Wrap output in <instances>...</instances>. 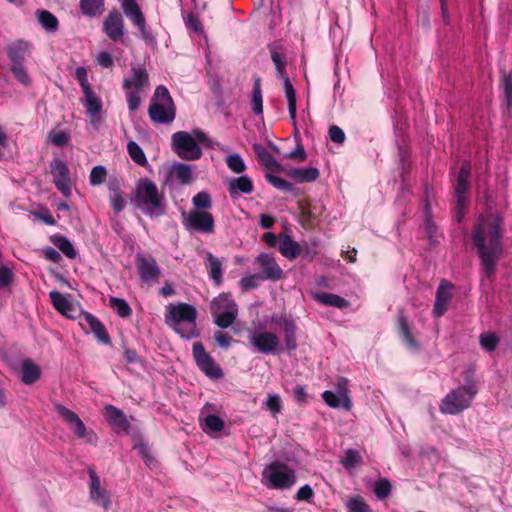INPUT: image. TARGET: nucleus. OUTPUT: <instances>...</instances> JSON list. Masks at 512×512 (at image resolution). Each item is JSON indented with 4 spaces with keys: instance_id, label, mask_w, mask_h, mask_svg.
<instances>
[{
    "instance_id": "obj_8",
    "label": "nucleus",
    "mask_w": 512,
    "mask_h": 512,
    "mask_svg": "<svg viewBox=\"0 0 512 512\" xmlns=\"http://www.w3.org/2000/svg\"><path fill=\"white\" fill-rule=\"evenodd\" d=\"M120 4L123 14L131 21L133 26L139 30L141 38L146 43L153 42L155 37L147 27L145 16L137 0H120Z\"/></svg>"
},
{
    "instance_id": "obj_37",
    "label": "nucleus",
    "mask_w": 512,
    "mask_h": 512,
    "mask_svg": "<svg viewBox=\"0 0 512 512\" xmlns=\"http://www.w3.org/2000/svg\"><path fill=\"white\" fill-rule=\"evenodd\" d=\"M79 7L83 15L96 17L105 10V0H80Z\"/></svg>"
},
{
    "instance_id": "obj_9",
    "label": "nucleus",
    "mask_w": 512,
    "mask_h": 512,
    "mask_svg": "<svg viewBox=\"0 0 512 512\" xmlns=\"http://www.w3.org/2000/svg\"><path fill=\"white\" fill-rule=\"evenodd\" d=\"M183 224L187 230H193L204 234H212L215 231L213 215L204 210H191L184 218Z\"/></svg>"
},
{
    "instance_id": "obj_5",
    "label": "nucleus",
    "mask_w": 512,
    "mask_h": 512,
    "mask_svg": "<svg viewBox=\"0 0 512 512\" xmlns=\"http://www.w3.org/2000/svg\"><path fill=\"white\" fill-rule=\"evenodd\" d=\"M262 479L269 489H290L297 482L294 469L279 461H274L265 467Z\"/></svg>"
},
{
    "instance_id": "obj_45",
    "label": "nucleus",
    "mask_w": 512,
    "mask_h": 512,
    "mask_svg": "<svg viewBox=\"0 0 512 512\" xmlns=\"http://www.w3.org/2000/svg\"><path fill=\"white\" fill-rule=\"evenodd\" d=\"M213 315L215 316L214 323L221 329H226L235 322L238 310L218 312Z\"/></svg>"
},
{
    "instance_id": "obj_43",
    "label": "nucleus",
    "mask_w": 512,
    "mask_h": 512,
    "mask_svg": "<svg viewBox=\"0 0 512 512\" xmlns=\"http://www.w3.org/2000/svg\"><path fill=\"white\" fill-rule=\"evenodd\" d=\"M271 59L276 67L277 77L284 78L286 73V55L280 48H270Z\"/></svg>"
},
{
    "instance_id": "obj_20",
    "label": "nucleus",
    "mask_w": 512,
    "mask_h": 512,
    "mask_svg": "<svg viewBox=\"0 0 512 512\" xmlns=\"http://www.w3.org/2000/svg\"><path fill=\"white\" fill-rule=\"evenodd\" d=\"M55 409L57 413L67 422L70 429L78 438H84L86 436V426L75 412L66 408L62 404H56Z\"/></svg>"
},
{
    "instance_id": "obj_48",
    "label": "nucleus",
    "mask_w": 512,
    "mask_h": 512,
    "mask_svg": "<svg viewBox=\"0 0 512 512\" xmlns=\"http://www.w3.org/2000/svg\"><path fill=\"white\" fill-rule=\"evenodd\" d=\"M347 512H372L370 506L360 495L350 498L346 503Z\"/></svg>"
},
{
    "instance_id": "obj_51",
    "label": "nucleus",
    "mask_w": 512,
    "mask_h": 512,
    "mask_svg": "<svg viewBox=\"0 0 512 512\" xmlns=\"http://www.w3.org/2000/svg\"><path fill=\"white\" fill-rule=\"evenodd\" d=\"M192 203L195 207L194 210H204L210 209L212 207V200L209 193L205 191H200L192 198Z\"/></svg>"
},
{
    "instance_id": "obj_56",
    "label": "nucleus",
    "mask_w": 512,
    "mask_h": 512,
    "mask_svg": "<svg viewBox=\"0 0 512 512\" xmlns=\"http://www.w3.org/2000/svg\"><path fill=\"white\" fill-rule=\"evenodd\" d=\"M265 179L271 185H273L275 188H277L278 190L286 191V192H289V191L293 190V184L292 183L288 182L287 180H285L283 178L275 176V175H273L271 173H267L265 175Z\"/></svg>"
},
{
    "instance_id": "obj_3",
    "label": "nucleus",
    "mask_w": 512,
    "mask_h": 512,
    "mask_svg": "<svg viewBox=\"0 0 512 512\" xmlns=\"http://www.w3.org/2000/svg\"><path fill=\"white\" fill-rule=\"evenodd\" d=\"M197 310L187 303L170 305L169 313L166 314V323L173 328L181 337L191 339L198 336Z\"/></svg>"
},
{
    "instance_id": "obj_59",
    "label": "nucleus",
    "mask_w": 512,
    "mask_h": 512,
    "mask_svg": "<svg viewBox=\"0 0 512 512\" xmlns=\"http://www.w3.org/2000/svg\"><path fill=\"white\" fill-rule=\"evenodd\" d=\"M260 281H263L262 277L260 276L259 273H257L241 278L239 281V285L241 289L246 292L257 288L260 285Z\"/></svg>"
},
{
    "instance_id": "obj_16",
    "label": "nucleus",
    "mask_w": 512,
    "mask_h": 512,
    "mask_svg": "<svg viewBox=\"0 0 512 512\" xmlns=\"http://www.w3.org/2000/svg\"><path fill=\"white\" fill-rule=\"evenodd\" d=\"M255 263L261 268L259 274L262 280L277 281L282 277L283 271L272 255L261 253L257 256Z\"/></svg>"
},
{
    "instance_id": "obj_12",
    "label": "nucleus",
    "mask_w": 512,
    "mask_h": 512,
    "mask_svg": "<svg viewBox=\"0 0 512 512\" xmlns=\"http://www.w3.org/2000/svg\"><path fill=\"white\" fill-rule=\"evenodd\" d=\"M136 267L142 282H158L161 277V269L155 258L143 254L136 255Z\"/></svg>"
},
{
    "instance_id": "obj_1",
    "label": "nucleus",
    "mask_w": 512,
    "mask_h": 512,
    "mask_svg": "<svg viewBox=\"0 0 512 512\" xmlns=\"http://www.w3.org/2000/svg\"><path fill=\"white\" fill-rule=\"evenodd\" d=\"M472 243L486 278L493 281L503 253V219L499 215H480L473 226Z\"/></svg>"
},
{
    "instance_id": "obj_50",
    "label": "nucleus",
    "mask_w": 512,
    "mask_h": 512,
    "mask_svg": "<svg viewBox=\"0 0 512 512\" xmlns=\"http://www.w3.org/2000/svg\"><path fill=\"white\" fill-rule=\"evenodd\" d=\"M392 491L391 482L387 478H380L374 486V494L379 500L387 498Z\"/></svg>"
},
{
    "instance_id": "obj_63",
    "label": "nucleus",
    "mask_w": 512,
    "mask_h": 512,
    "mask_svg": "<svg viewBox=\"0 0 512 512\" xmlns=\"http://www.w3.org/2000/svg\"><path fill=\"white\" fill-rule=\"evenodd\" d=\"M266 409L273 415L278 414L282 409V401L276 394H269L266 401Z\"/></svg>"
},
{
    "instance_id": "obj_19",
    "label": "nucleus",
    "mask_w": 512,
    "mask_h": 512,
    "mask_svg": "<svg viewBox=\"0 0 512 512\" xmlns=\"http://www.w3.org/2000/svg\"><path fill=\"white\" fill-rule=\"evenodd\" d=\"M470 177L471 164L464 161L453 184L455 198L467 199V194L470 191Z\"/></svg>"
},
{
    "instance_id": "obj_46",
    "label": "nucleus",
    "mask_w": 512,
    "mask_h": 512,
    "mask_svg": "<svg viewBox=\"0 0 512 512\" xmlns=\"http://www.w3.org/2000/svg\"><path fill=\"white\" fill-rule=\"evenodd\" d=\"M109 305L121 318L129 317L132 314L131 307L127 301L122 298L111 297L109 299Z\"/></svg>"
},
{
    "instance_id": "obj_21",
    "label": "nucleus",
    "mask_w": 512,
    "mask_h": 512,
    "mask_svg": "<svg viewBox=\"0 0 512 512\" xmlns=\"http://www.w3.org/2000/svg\"><path fill=\"white\" fill-rule=\"evenodd\" d=\"M278 323L283 329L286 350L289 352L295 351L298 347L296 338V323L286 315L281 316Z\"/></svg>"
},
{
    "instance_id": "obj_52",
    "label": "nucleus",
    "mask_w": 512,
    "mask_h": 512,
    "mask_svg": "<svg viewBox=\"0 0 512 512\" xmlns=\"http://www.w3.org/2000/svg\"><path fill=\"white\" fill-rule=\"evenodd\" d=\"M501 87L504 92L507 107L511 108L512 107V74L510 72L503 71Z\"/></svg>"
},
{
    "instance_id": "obj_6",
    "label": "nucleus",
    "mask_w": 512,
    "mask_h": 512,
    "mask_svg": "<svg viewBox=\"0 0 512 512\" xmlns=\"http://www.w3.org/2000/svg\"><path fill=\"white\" fill-rule=\"evenodd\" d=\"M478 389L461 388L458 387L448 393L442 400L440 410L444 414L456 415L467 409L474 397L476 396Z\"/></svg>"
},
{
    "instance_id": "obj_39",
    "label": "nucleus",
    "mask_w": 512,
    "mask_h": 512,
    "mask_svg": "<svg viewBox=\"0 0 512 512\" xmlns=\"http://www.w3.org/2000/svg\"><path fill=\"white\" fill-rule=\"evenodd\" d=\"M36 17L47 32H56L59 28V21L57 17L48 10H37Z\"/></svg>"
},
{
    "instance_id": "obj_29",
    "label": "nucleus",
    "mask_w": 512,
    "mask_h": 512,
    "mask_svg": "<svg viewBox=\"0 0 512 512\" xmlns=\"http://www.w3.org/2000/svg\"><path fill=\"white\" fill-rule=\"evenodd\" d=\"M41 377L40 367L31 359L26 358L22 361L21 381L26 385H31Z\"/></svg>"
},
{
    "instance_id": "obj_40",
    "label": "nucleus",
    "mask_w": 512,
    "mask_h": 512,
    "mask_svg": "<svg viewBox=\"0 0 512 512\" xmlns=\"http://www.w3.org/2000/svg\"><path fill=\"white\" fill-rule=\"evenodd\" d=\"M51 242L69 259H75L77 251L69 239L61 234H55L50 238Z\"/></svg>"
},
{
    "instance_id": "obj_24",
    "label": "nucleus",
    "mask_w": 512,
    "mask_h": 512,
    "mask_svg": "<svg viewBox=\"0 0 512 512\" xmlns=\"http://www.w3.org/2000/svg\"><path fill=\"white\" fill-rule=\"evenodd\" d=\"M104 410L107 421L115 427L117 432L128 431L130 423L121 409L113 405H106Z\"/></svg>"
},
{
    "instance_id": "obj_26",
    "label": "nucleus",
    "mask_w": 512,
    "mask_h": 512,
    "mask_svg": "<svg viewBox=\"0 0 512 512\" xmlns=\"http://www.w3.org/2000/svg\"><path fill=\"white\" fill-rule=\"evenodd\" d=\"M278 249L284 257L290 260L296 259L301 255V246L285 233L279 234Z\"/></svg>"
},
{
    "instance_id": "obj_55",
    "label": "nucleus",
    "mask_w": 512,
    "mask_h": 512,
    "mask_svg": "<svg viewBox=\"0 0 512 512\" xmlns=\"http://www.w3.org/2000/svg\"><path fill=\"white\" fill-rule=\"evenodd\" d=\"M49 141L56 147H63L67 145L71 139V136L66 131H51L48 135Z\"/></svg>"
},
{
    "instance_id": "obj_25",
    "label": "nucleus",
    "mask_w": 512,
    "mask_h": 512,
    "mask_svg": "<svg viewBox=\"0 0 512 512\" xmlns=\"http://www.w3.org/2000/svg\"><path fill=\"white\" fill-rule=\"evenodd\" d=\"M253 150L259 163L270 172H284L282 165L271 155V153L261 144H254Z\"/></svg>"
},
{
    "instance_id": "obj_14",
    "label": "nucleus",
    "mask_w": 512,
    "mask_h": 512,
    "mask_svg": "<svg viewBox=\"0 0 512 512\" xmlns=\"http://www.w3.org/2000/svg\"><path fill=\"white\" fill-rule=\"evenodd\" d=\"M249 344L263 354H274L279 346V337L273 332H259L249 336Z\"/></svg>"
},
{
    "instance_id": "obj_22",
    "label": "nucleus",
    "mask_w": 512,
    "mask_h": 512,
    "mask_svg": "<svg viewBox=\"0 0 512 512\" xmlns=\"http://www.w3.org/2000/svg\"><path fill=\"white\" fill-rule=\"evenodd\" d=\"M50 301L54 307V309L60 314L66 316L70 319H75L76 316V308L73 304L67 299L66 296L61 294L58 291H51L49 293Z\"/></svg>"
},
{
    "instance_id": "obj_47",
    "label": "nucleus",
    "mask_w": 512,
    "mask_h": 512,
    "mask_svg": "<svg viewBox=\"0 0 512 512\" xmlns=\"http://www.w3.org/2000/svg\"><path fill=\"white\" fill-rule=\"evenodd\" d=\"M499 342V337L492 332H483L479 336V343L481 347L487 352L495 351Z\"/></svg>"
},
{
    "instance_id": "obj_32",
    "label": "nucleus",
    "mask_w": 512,
    "mask_h": 512,
    "mask_svg": "<svg viewBox=\"0 0 512 512\" xmlns=\"http://www.w3.org/2000/svg\"><path fill=\"white\" fill-rule=\"evenodd\" d=\"M286 174L299 183H308L316 181L320 172L317 168H293L286 172Z\"/></svg>"
},
{
    "instance_id": "obj_58",
    "label": "nucleus",
    "mask_w": 512,
    "mask_h": 512,
    "mask_svg": "<svg viewBox=\"0 0 512 512\" xmlns=\"http://www.w3.org/2000/svg\"><path fill=\"white\" fill-rule=\"evenodd\" d=\"M110 205L115 213H120L126 206V200L123 196V192L120 190H114L109 197Z\"/></svg>"
},
{
    "instance_id": "obj_35",
    "label": "nucleus",
    "mask_w": 512,
    "mask_h": 512,
    "mask_svg": "<svg viewBox=\"0 0 512 512\" xmlns=\"http://www.w3.org/2000/svg\"><path fill=\"white\" fill-rule=\"evenodd\" d=\"M315 299L326 306L336 307L339 309H345L350 306V303L345 298L328 292H322L315 295Z\"/></svg>"
},
{
    "instance_id": "obj_17",
    "label": "nucleus",
    "mask_w": 512,
    "mask_h": 512,
    "mask_svg": "<svg viewBox=\"0 0 512 512\" xmlns=\"http://www.w3.org/2000/svg\"><path fill=\"white\" fill-rule=\"evenodd\" d=\"M453 284L446 280H442L436 291L435 303L433 308V314L436 317L443 316L447 309L448 303L452 299L451 289Z\"/></svg>"
},
{
    "instance_id": "obj_42",
    "label": "nucleus",
    "mask_w": 512,
    "mask_h": 512,
    "mask_svg": "<svg viewBox=\"0 0 512 512\" xmlns=\"http://www.w3.org/2000/svg\"><path fill=\"white\" fill-rule=\"evenodd\" d=\"M172 173L181 185H189L193 181L192 169L184 163H175L172 166Z\"/></svg>"
},
{
    "instance_id": "obj_2",
    "label": "nucleus",
    "mask_w": 512,
    "mask_h": 512,
    "mask_svg": "<svg viewBox=\"0 0 512 512\" xmlns=\"http://www.w3.org/2000/svg\"><path fill=\"white\" fill-rule=\"evenodd\" d=\"M132 203L150 218L165 214V196L157 185L148 178H140L136 184L135 196Z\"/></svg>"
},
{
    "instance_id": "obj_44",
    "label": "nucleus",
    "mask_w": 512,
    "mask_h": 512,
    "mask_svg": "<svg viewBox=\"0 0 512 512\" xmlns=\"http://www.w3.org/2000/svg\"><path fill=\"white\" fill-rule=\"evenodd\" d=\"M127 151L131 159L142 167L148 166V161L143 149L135 142L130 141L127 144Z\"/></svg>"
},
{
    "instance_id": "obj_18",
    "label": "nucleus",
    "mask_w": 512,
    "mask_h": 512,
    "mask_svg": "<svg viewBox=\"0 0 512 512\" xmlns=\"http://www.w3.org/2000/svg\"><path fill=\"white\" fill-rule=\"evenodd\" d=\"M131 73V78H123L122 87L124 91H133V89L138 91L149 86V75L145 67L133 66Z\"/></svg>"
},
{
    "instance_id": "obj_61",
    "label": "nucleus",
    "mask_w": 512,
    "mask_h": 512,
    "mask_svg": "<svg viewBox=\"0 0 512 512\" xmlns=\"http://www.w3.org/2000/svg\"><path fill=\"white\" fill-rule=\"evenodd\" d=\"M107 171L104 166L98 165L91 170L89 180L92 185H100L106 179Z\"/></svg>"
},
{
    "instance_id": "obj_60",
    "label": "nucleus",
    "mask_w": 512,
    "mask_h": 512,
    "mask_svg": "<svg viewBox=\"0 0 512 512\" xmlns=\"http://www.w3.org/2000/svg\"><path fill=\"white\" fill-rule=\"evenodd\" d=\"M362 460V457L359 451L354 449H348L345 452V456L342 459L341 463L345 468H353L358 465Z\"/></svg>"
},
{
    "instance_id": "obj_36",
    "label": "nucleus",
    "mask_w": 512,
    "mask_h": 512,
    "mask_svg": "<svg viewBox=\"0 0 512 512\" xmlns=\"http://www.w3.org/2000/svg\"><path fill=\"white\" fill-rule=\"evenodd\" d=\"M27 53L28 43L24 41L14 43L7 48V55L11 61V65L22 64Z\"/></svg>"
},
{
    "instance_id": "obj_57",
    "label": "nucleus",
    "mask_w": 512,
    "mask_h": 512,
    "mask_svg": "<svg viewBox=\"0 0 512 512\" xmlns=\"http://www.w3.org/2000/svg\"><path fill=\"white\" fill-rule=\"evenodd\" d=\"M205 429L213 432H220L223 430L225 423L224 421L215 414H209L204 418Z\"/></svg>"
},
{
    "instance_id": "obj_27",
    "label": "nucleus",
    "mask_w": 512,
    "mask_h": 512,
    "mask_svg": "<svg viewBox=\"0 0 512 512\" xmlns=\"http://www.w3.org/2000/svg\"><path fill=\"white\" fill-rule=\"evenodd\" d=\"M83 93L85 96L84 106L86 107V112L91 118V121L96 123L100 119L99 115L102 111V101L98 96H96L92 89Z\"/></svg>"
},
{
    "instance_id": "obj_4",
    "label": "nucleus",
    "mask_w": 512,
    "mask_h": 512,
    "mask_svg": "<svg viewBox=\"0 0 512 512\" xmlns=\"http://www.w3.org/2000/svg\"><path fill=\"white\" fill-rule=\"evenodd\" d=\"M148 115L157 124H170L176 117V107L169 90L164 85L156 87L151 98Z\"/></svg>"
},
{
    "instance_id": "obj_28",
    "label": "nucleus",
    "mask_w": 512,
    "mask_h": 512,
    "mask_svg": "<svg viewBox=\"0 0 512 512\" xmlns=\"http://www.w3.org/2000/svg\"><path fill=\"white\" fill-rule=\"evenodd\" d=\"M210 310L212 314H216L218 312L238 310V305L232 298L231 293H221L212 300Z\"/></svg>"
},
{
    "instance_id": "obj_13",
    "label": "nucleus",
    "mask_w": 512,
    "mask_h": 512,
    "mask_svg": "<svg viewBox=\"0 0 512 512\" xmlns=\"http://www.w3.org/2000/svg\"><path fill=\"white\" fill-rule=\"evenodd\" d=\"M103 33L113 42L121 40L125 34V22L122 14L117 10H111L102 26Z\"/></svg>"
},
{
    "instance_id": "obj_64",
    "label": "nucleus",
    "mask_w": 512,
    "mask_h": 512,
    "mask_svg": "<svg viewBox=\"0 0 512 512\" xmlns=\"http://www.w3.org/2000/svg\"><path fill=\"white\" fill-rule=\"evenodd\" d=\"M285 158L295 160L299 163L304 162L307 159L304 146L301 143H297L296 148L286 154Z\"/></svg>"
},
{
    "instance_id": "obj_49",
    "label": "nucleus",
    "mask_w": 512,
    "mask_h": 512,
    "mask_svg": "<svg viewBox=\"0 0 512 512\" xmlns=\"http://www.w3.org/2000/svg\"><path fill=\"white\" fill-rule=\"evenodd\" d=\"M133 448L138 451L139 455L147 465H151L154 458L150 453L148 444L141 437L133 439Z\"/></svg>"
},
{
    "instance_id": "obj_11",
    "label": "nucleus",
    "mask_w": 512,
    "mask_h": 512,
    "mask_svg": "<svg viewBox=\"0 0 512 512\" xmlns=\"http://www.w3.org/2000/svg\"><path fill=\"white\" fill-rule=\"evenodd\" d=\"M53 183L63 196L68 197L71 194V178L67 164L58 158L50 163Z\"/></svg>"
},
{
    "instance_id": "obj_53",
    "label": "nucleus",
    "mask_w": 512,
    "mask_h": 512,
    "mask_svg": "<svg viewBox=\"0 0 512 512\" xmlns=\"http://www.w3.org/2000/svg\"><path fill=\"white\" fill-rule=\"evenodd\" d=\"M10 70L19 83H21L22 85H24L26 87L31 85L32 80H31L26 68L24 67L23 63L11 65Z\"/></svg>"
},
{
    "instance_id": "obj_62",
    "label": "nucleus",
    "mask_w": 512,
    "mask_h": 512,
    "mask_svg": "<svg viewBox=\"0 0 512 512\" xmlns=\"http://www.w3.org/2000/svg\"><path fill=\"white\" fill-rule=\"evenodd\" d=\"M467 208V199L455 198V205L452 210L453 218L457 223L462 222Z\"/></svg>"
},
{
    "instance_id": "obj_7",
    "label": "nucleus",
    "mask_w": 512,
    "mask_h": 512,
    "mask_svg": "<svg viewBox=\"0 0 512 512\" xmlns=\"http://www.w3.org/2000/svg\"><path fill=\"white\" fill-rule=\"evenodd\" d=\"M172 148L183 160L194 161L202 156V150L196 140L186 131H178L172 135Z\"/></svg>"
},
{
    "instance_id": "obj_10",
    "label": "nucleus",
    "mask_w": 512,
    "mask_h": 512,
    "mask_svg": "<svg viewBox=\"0 0 512 512\" xmlns=\"http://www.w3.org/2000/svg\"><path fill=\"white\" fill-rule=\"evenodd\" d=\"M193 356L199 369L205 373V375L212 378H220L223 376V372L219 365L216 364L215 360L206 352L201 342H195L193 344Z\"/></svg>"
},
{
    "instance_id": "obj_38",
    "label": "nucleus",
    "mask_w": 512,
    "mask_h": 512,
    "mask_svg": "<svg viewBox=\"0 0 512 512\" xmlns=\"http://www.w3.org/2000/svg\"><path fill=\"white\" fill-rule=\"evenodd\" d=\"M281 79L283 80L284 91H285V95H286L287 102H288L289 116H290L291 120L293 122H295L296 121V111H297L296 92H295V89H294L289 77L287 76V74H285L284 78H281Z\"/></svg>"
},
{
    "instance_id": "obj_30",
    "label": "nucleus",
    "mask_w": 512,
    "mask_h": 512,
    "mask_svg": "<svg viewBox=\"0 0 512 512\" xmlns=\"http://www.w3.org/2000/svg\"><path fill=\"white\" fill-rule=\"evenodd\" d=\"M253 189V182L248 176L232 178L228 184V191L231 197H234L239 193L250 194L253 192Z\"/></svg>"
},
{
    "instance_id": "obj_15",
    "label": "nucleus",
    "mask_w": 512,
    "mask_h": 512,
    "mask_svg": "<svg viewBox=\"0 0 512 512\" xmlns=\"http://www.w3.org/2000/svg\"><path fill=\"white\" fill-rule=\"evenodd\" d=\"M80 325L85 328L86 326L89 328V331L92 332L95 338L104 345L111 344V338L109 333L104 326V324L93 314L89 312H81L80 313Z\"/></svg>"
},
{
    "instance_id": "obj_23",
    "label": "nucleus",
    "mask_w": 512,
    "mask_h": 512,
    "mask_svg": "<svg viewBox=\"0 0 512 512\" xmlns=\"http://www.w3.org/2000/svg\"><path fill=\"white\" fill-rule=\"evenodd\" d=\"M89 477L91 499L104 508H107L111 502L107 495V491L101 488L100 478L94 470L89 471Z\"/></svg>"
},
{
    "instance_id": "obj_41",
    "label": "nucleus",
    "mask_w": 512,
    "mask_h": 512,
    "mask_svg": "<svg viewBox=\"0 0 512 512\" xmlns=\"http://www.w3.org/2000/svg\"><path fill=\"white\" fill-rule=\"evenodd\" d=\"M252 111L256 115H262L263 113V96L261 89V78L259 76L254 77L252 98H251Z\"/></svg>"
},
{
    "instance_id": "obj_31",
    "label": "nucleus",
    "mask_w": 512,
    "mask_h": 512,
    "mask_svg": "<svg viewBox=\"0 0 512 512\" xmlns=\"http://www.w3.org/2000/svg\"><path fill=\"white\" fill-rule=\"evenodd\" d=\"M322 398L331 408H342L345 411H350L352 408V400L349 396H342L339 393L336 394L327 390L322 393Z\"/></svg>"
},
{
    "instance_id": "obj_33",
    "label": "nucleus",
    "mask_w": 512,
    "mask_h": 512,
    "mask_svg": "<svg viewBox=\"0 0 512 512\" xmlns=\"http://www.w3.org/2000/svg\"><path fill=\"white\" fill-rule=\"evenodd\" d=\"M398 330L400 337L404 341L405 345L413 351H418L420 346L417 340L413 337L409 324L402 313L398 316Z\"/></svg>"
},
{
    "instance_id": "obj_54",
    "label": "nucleus",
    "mask_w": 512,
    "mask_h": 512,
    "mask_svg": "<svg viewBox=\"0 0 512 512\" xmlns=\"http://www.w3.org/2000/svg\"><path fill=\"white\" fill-rule=\"evenodd\" d=\"M226 164L228 168L236 174H241L246 170V164L244 160L237 153L229 155L226 158Z\"/></svg>"
},
{
    "instance_id": "obj_34",
    "label": "nucleus",
    "mask_w": 512,
    "mask_h": 512,
    "mask_svg": "<svg viewBox=\"0 0 512 512\" xmlns=\"http://www.w3.org/2000/svg\"><path fill=\"white\" fill-rule=\"evenodd\" d=\"M206 260V268L208 270L209 277L217 286H220L223 283L222 263L210 252L207 253Z\"/></svg>"
}]
</instances>
